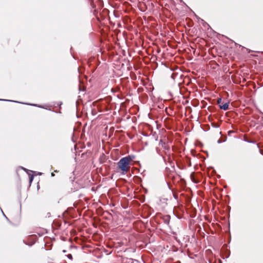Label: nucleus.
<instances>
[{
  "instance_id": "obj_1",
  "label": "nucleus",
  "mask_w": 263,
  "mask_h": 263,
  "mask_svg": "<svg viewBox=\"0 0 263 263\" xmlns=\"http://www.w3.org/2000/svg\"><path fill=\"white\" fill-rule=\"evenodd\" d=\"M134 155H128L121 158L118 162V166L123 174L127 173L130 170V163L135 159Z\"/></svg>"
},
{
  "instance_id": "obj_2",
  "label": "nucleus",
  "mask_w": 263,
  "mask_h": 263,
  "mask_svg": "<svg viewBox=\"0 0 263 263\" xmlns=\"http://www.w3.org/2000/svg\"><path fill=\"white\" fill-rule=\"evenodd\" d=\"M229 103L227 102V103H224L222 105H219V107H220V108L223 109L224 110H227L229 108Z\"/></svg>"
},
{
  "instance_id": "obj_3",
  "label": "nucleus",
  "mask_w": 263,
  "mask_h": 263,
  "mask_svg": "<svg viewBox=\"0 0 263 263\" xmlns=\"http://www.w3.org/2000/svg\"><path fill=\"white\" fill-rule=\"evenodd\" d=\"M221 101H222V100H221V98H219V99H218L217 103H218V104H219V105H220V103H221Z\"/></svg>"
},
{
  "instance_id": "obj_4",
  "label": "nucleus",
  "mask_w": 263,
  "mask_h": 263,
  "mask_svg": "<svg viewBox=\"0 0 263 263\" xmlns=\"http://www.w3.org/2000/svg\"><path fill=\"white\" fill-rule=\"evenodd\" d=\"M33 180V176H31L30 178V181L31 182Z\"/></svg>"
},
{
  "instance_id": "obj_5",
  "label": "nucleus",
  "mask_w": 263,
  "mask_h": 263,
  "mask_svg": "<svg viewBox=\"0 0 263 263\" xmlns=\"http://www.w3.org/2000/svg\"><path fill=\"white\" fill-rule=\"evenodd\" d=\"M68 257H69V258H72V255H71V254H69V255H68Z\"/></svg>"
},
{
  "instance_id": "obj_6",
  "label": "nucleus",
  "mask_w": 263,
  "mask_h": 263,
  "mask_svg": "<svg viewBox=\"0 0 263 263\" xmlns=\"http://www.w3.org/2000/svg\"><path fill=\"white\" fill-rule=\"evenodd\" d=\"M51 176H54L53 173H52V174H51Z\"/></svg>"
}]
</instances>
